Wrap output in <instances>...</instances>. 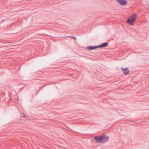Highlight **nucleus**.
<instances>
[{"instance_id":"f257e3e1","label":"nucleus","mask_w":149,"mask_h":149,"mask_svg":"<svg viewBox=\"0 0 149 149\" xmlns=\"http://www.w3.org/2000/svg\"><path fill=\"white\" fill-rule=\"evenodd\" d=\"M137 17V15L136 14H134L132 15L126 21L127 23L129 25L131 26H133L134 25V22L136 20Z\"/></svg>"},{"instance_id":"f03ea898","label":"nucleus","mask_w":149,"mask_h":149,"mask_svg":"<svg viewBox=\"0 0 149 149\" xmlns=\"http://www.w3.org/2000/svg\"><path fill=\"white\" fill-rule=\"evenodd\" d=\"M101 143H104L108 141L109 139L108 136L106 135H103L101 136Z\"/></svg>"},{"instance_id":"7ed1b4c3","label":"nucleus","mask_w":149,"mask_h":149,"mask_svg":"<svg viewBox=\"0 0 149 149\" xmlns=\"http://www.w3.org/2000/svg\"><path fill=\"white\" fill-rule=\"evenodd\" d=\"M116 1L122 6H125L127 4V1L126 0H116Z\"/></svg>"},{"instance_id":"20e7f679","label":"nucleus","mask_w":149,"mask_h":149,"mask_svg":"<svg viewBox=\"0 0 149 149\" xmlns=\"http://www.w3.org/2000/svg\"><path fill=\"white\" fill-rule=\"evenodd\" d=\"M94 139H95L97 143H101V139L102 138H101V136H96L94 137Z\"/></svg>"},{"instance_id":"39448f33","label":"nucleus","mask_w":149,"mask_h":149,"mask_svg":"<svg viewBox=\"0 0 149 149\" xmlns=\"http://www.w3.org/2000/svg\"><path fill=\"white\" fill-rule=\"evenodd\" d=\"M121 69L122 70V71L124 73L126 74L127 75L129 73V71L127 68H121Z\"/></svg>"},{"instance_id":"423d86ee","label":"nucleus","mask_w":149,"mask_h":149,"mask_svg":"<svg viewBox=\"0 0 149 149\" xmlns=\"http://www.w3.org/2000/svg\"><path fill=\"white\" fill-rule=\"evenodd\" d=\"M108 43L107 42H104L102 44L98 46V48L105 47L107 46Z\"/></svg>"},{"instance_id":"0eeeda50","label":"nucleus","mask_w":149,"mask_h":149,"mask_svg":"<svg viewBox=\"0 0 149 149\" xmlns=\"http://www.w3.org/2000/svg\"><path fill=\"white\" fill-rule=\"evenodd\" d=\"M97 48H98V46H89L87 47V49L88 50H93L96 49Z\"/></svg>"},{"instance_id":"6e6552de","label":"nucleus","mask_w":149,"mask_h":149,"mask_svg":"<svg viewBox=\"0 0 149 149\" xmlns=\"http://www.w3.org/2000/svg\"><path fill=\"white\" fill-rule=\"evenodd\" d=\"M72 37L73 38H74V39H75L76 40V38L74 37H73V36H72Z\"/></svg>"},{"instance_id":"1a4fd4ad","label":"nucleus","mask_w":149,"mask_h":149,"mask_svg":"<svg viewBox=\"0 0 149 149\" xmlns=\"http://www.w3.org/2000/svg\"><path fill=\"white\" fill-rule=\"evenodd\" d=\"M25 117V114H24V117Z\"/></svg>"}]
</instances>
